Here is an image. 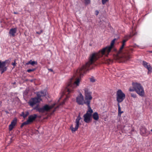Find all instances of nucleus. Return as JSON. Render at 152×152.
<instances>
[{
	"instance_id": "nucleus-1",
	"label": "nucleus",
	"mask_w": 152,
	"mask_h": 152,
	"mask_svg": "<svg viewBox=\"0 0 152 152\" xmlns=\"http://www.w3.org/2000/svg\"><path fill=\"white\" fill-rule=\"evenodd\" d=\"M116 39L115 38L112 41L110 45L103 48L99 50L98 53H94L90 54L88 61L86 62L85 65H83L77 70L76 72L77 75L80 76L83 75V73H86L87 71L92 68L91 66L99 57L104 55L107 56L111 51Z\"/></svg>"
},
{
	"instance_id": "nucleus-2",
	"label": "nucleus",
	"mask_w": 152,
	"mask_h": 152,
	"mask_svg": "<svg viewBox=\"0 0 152 152\" xmlns=\"http://www.w3.org/2000/svg\"><path fill=\"white\" fill-rule=\"evenodd\" d=\"M92 93L88 89L85 90V99L81 93L78 95L76 98V101L79 105H83L84 104L86 105L88 107L90 106L91 101L92 99Z\"/></svg>"
},
{
	"instance_id": "nucleus-3",
	"label": "nucleus",
	"mask_w": 152,
	"mask_h": 152,
	"mask_svg": "<svg viewBox=\"0 0 152 152\" xmlns=\"http://www.w3.org/2000/svg\"><path fill=\"white\" fill-rule=\"evenodd\" d=\"M80 82V79H78L73 84H72L71 83H70L68 86L63 91V94L67 96V94L72 92L73 91V89L75 87L79 86ZM67 96L68 97V96Z\"/></svg>"
},
{
	"instance_id": "nucleus-4",
	"label": "nucleus",
	"mask_w": 152,
	"mask_h": 152,
	"mask_svg": "<svg viewBox=\"0 0 152 152\" xmlns=\"http://www.w3.org/2000/svg\"><path fill=\"white\" fill-rule=\"evenodd\" d=\"M132 86L134 88L135 91L140 96L142 97L145 94V92L143 87L140 83H133Z\"/></svg>"
},
{
	"instance_id": "nucleus-5",
	"label": "nucleus",
	"mask_w": 152,
	"mask_h": 152,
	"mask_svg": "<svg viewBox=\"0 0 152 152\" xmlns=\"http://www.w3.org/2000/svg\"><path fill=\"white\" fill-rule=\"evenodd\" d=\"M88 110L87 111L86 113L83 116L84 118V121L85 122L88 123L91 121V116L93 110L91 109V106L88 107Z\"/></svg>"
},
{
	"instance_id": "nucleus-6",
	"label": "nucleus",
	"mask_w": 152,
	"mask_h": 152,
	"mask_svg": "<svg viewBox=\"0 0 152 152\" xmlns=\"http://www.w3.org/2000/svg\"><path fill=\"white\" fill-rule=\"evenodd\" d=\"M53 106L52 105L49 106L48 104H45L41 107H39L38 105L34 108V109L36 110L40 113H43L45 111H48L52 109Z\"/></svg>"
},
{
	"instance_id": "nucleus-7",
	"label": "nucleus",
	"mask_w": 152,
	"mask_h": 152,
	"mask_svg": "<svg viewBox=\"0 0 152 152\" xmlns=\"http://www.w3.org/2000/svg\"><path fill=\"white\" fill-rule=\"evenodd\" d=\"M125 98V94L121 89L118 90L116 93V100L118 104L122 102Z\"/></svg>"
},
{
	"instance_id": "nucleus-8",
	"label": "nucleus",
	"mask_w": 152,
	"mask_h": 152,
	"mask_svg": "<svg viewBox=\"0 0 152 152\" xmlns=\"http://www.w3.org/2000/svg\"><path fill=\"white\" fill-rule=\"evenodd\" d=\"M81 119V118L80 116V114L79 113L76 119L75 123L76 124L75 128L73 127L72 125L70 126V129L71 130L72 132H75L78 129L80 121Z\"/></svg>"
},
{
	"instance_id": "nucleus-9",
	"label": "nucleus",
	"mask_w": 152,
	"mask_h": 152,
	"mask_svg": "<svg viewBox=\"0 0 152 152\" xmlns=\"http://www.w3.org/2000/svg\"><path fill=\"white\" fill-rule=\"evenodd\" d=\"M41 101L37 97H33L31 98L28 102V104L33 107L37 103H39Z\"/></svg>"
},
{
	"instance_id": "nucleus-10",
	"label": "nucleus",
	"mask_w": 152,
	"mask_h": 152,
	"mask_svg": "<svg viewBox=\"0 0 152 152\" xmlns=\"http://www.w3.org/2000/svg\"><path fill=\"white\" fill-rule=\"evenodd\" d=\"M150 132L144 127H142L140 129V134L143 136H147L149 134Z\"/></svg>"
},
{
	"instance_id": "nucleus-11",
	"label": "nucleus",
	"mask_w": 152,
	"mask_h": 152,
	"mask_svg": "<svg viewBox=\"0 0 152 152\" xmlns=\"http://www.w3.org/2000/svg\"><path fill=\"white\" fill-rule=\"evenodd\" d=\"M46 95V91L45 90H43L37 92L36 93V95L37 97L41 101H42V99L41 97H42L45 96Z\"/></svg>"
},
{
	"instance_id": "nucleus-12",
	"label": "nucleus",
	"mask_w": 152,
	"mask_h": 152,
	"mask_svg": "<svg viewBox=\"0 0 152 152\" xmlns=\"http://www.w3.org/2000/svg\"><path fill=\"white\" fill-rule=\"evenodd\" d=\"M142 65L148 70V73L149 72H152V68L150 64L145 61H143L142 62Z\"/></svg>"
},
{
	"instance_id": "nucleus-13",
	"label": "nucleus",
	"mask_w": 152,
	"mask_h": 152,
	"mask_svg": "<svg viewBox=\"0 0 152 152\" xmlns=\"http://www.w3.org/2000/svg\"><path fill=\"white\" fill-rule=\"evenodd\" d=\"M37 117V115L36 114L31 115L28 117V120L30 123L32 122Z\"/></svg>"
},
{
	"instance_id": "nucleus-14",
	"label": "nucleus",
	"mask_w": 152,
	"mask_h": 152,
	"mask_svg": "<svg viewBox=\"0 0 152 152\" xmlns=\"http://www.w3.org/2000/svg\"><path fill=\"white\" fill-rule=\"evenodd\" d=\"M17 31V28H12L10 29L9 34L10 36L14 37L15 36V34L16 33Z\"/></svg>"
},
{
	"instance_id": "nucleus-15",
	"label": "nucleus",
	"mask_w": 152,
	"mask_h": 152,
	"mask_svg": "<svg viewBox=\"0 0 152 152\" xmlns=\"http://www.w3.org/2000/svg\"><path fill=\"white\" fill-rule=\"evenodd\" d=\"M93 117L94 120H98L99 118V116L97 113L94 112L93 114Z\"/></svg>"
},
{
	"instance_id": "nucleus-16",
	"label": "nucleus",
	"mask_w": 152,
	"mask_h": 152,
	"mask_svg": "<svg viewBox=\"0 0 152 152\" xmlns=\"http://www.w3.org/2000/svg\"><path fill=\"white\" fill-rule=\"evenodd\" d=\"M118 116L119 117H121V114L122 113L124 112L123 111H121V107L120 105L119 104H118Z\"/></svg>"
},
{
	"instance_id": "nucleus-17",
	"label": "nucleus",
	"mask_w": 152,
	"mask_h": 152,
	"mask_svg": "<svg viewBox=\"0 0 152 152\" xmlns=\"http://www.w3.org/2000/svg\"><path fill=\"white\" fill-rule=\"evenodd\" d=\"M27 65H28L29 64H31L33 66L34 64H37V61H32V60H30L28 62H27L26 63Z\"/></svg>"
},
{
	"instance_id": "nucleus-18",
	"label": "nucleus",
	"mask_w": 152,
	"mask_h": 152,
	"mask_svg": "<svg viewBox=\"0 0 152 152\" xmlns=\"http://www.w3.org/2000/svg\"><path fill=\"white\" fill-rule=\"evenodd\" d=\"M137 34L136 32H135L133 28H132V29L131 30V31L130 32V34L129 35V37H131L134 35H135Z\"/></svg>"
},
{
	"instance_id": "nucleus-19",
	"label": "nucleus",
	"mask_w": 152,
	"mask_h": 152,
	"mask_svg": "<svg viewBox=\"0 0 152 152\" xmlns=\"http://www.w3.org/2000/svg\"><path fill=\"white\" fill-rule=\"evenodd\" d=\"M17 122L16 120H13L11 122V124H11L12 125H13V126H14L15 125L16 123Z\"/></svg>"
},
{
	"instance_id": "nucleus-20",
	"label": "nucleus",
	"mask_w": 152,
	"mask_h": 152,
	"mask_svg": "<svg viewBox=\"0 0 152 152\" xmlns=\"http://www.w3.org/2000/svg\"><path fill=\"white\" fill-rule=\"evenodd\" d=\"M125 45V43L122 42V45L119 49V51L120 52L124 48V47Z\"/></svg>"
},
{
	"instance_id": "nucleus-21",
	"label": "nucleus",
	"mask_w": 152,
	"mask_h": 152,
	"mask_svg": "<svg viewBox=\"0 0 152 152\" xmlns=\"http://www.w3.org/2000/svg\"><path fill=\"white\" fill-rule=\"evenodd\" d=\"M36 69V68H33L32 69H29L27 70V72H28L30 73L31 72H33Z\"/></svg>"
},
{
	"instance_id": "nucleus-22",
	"label": "nucleus",
	"mask_w": 152,
	"mask_h": 152,
	"mask_svg": "<svg viewBox=\"0 0 152 152\" xmlns=\"http://www.w3.org/2000/svg\"><path fill=\"white\" fill-rule=\"evenodd\" d=\"M85 4L86 5L89 4L91 2L90 0H84Z\"/></svg>"
},
{
	"instance_id": "nucleus-23",
	"label": "nucleus",
	"mask_w": 152,
	"mask_h": 152,
	"mask_svg": "<svg viewBox=\"0 0 152 152\" xmlns=\"http://www.w3.org/2000/svg\"><path fill=\"white\" fill-rule=\"evenodd\" d=\"M14 126L13 125H11V124H10L9 126V129L10 131L13 128Z\"/></svg>"
},
{
	"instance_id": "nucleus-24",
	"label": "nucleus",
	"mask_w": 152,
	"mask_h": 152,
	"mask_svg": "<svg viewBox=\"0 0 152 152\" xmlns=\"http://www.w3.org/2000/svg\"><path fill=\"white\" fill-rule=\"evenodd\" d=\"M23 124L24 125H27L29 124L30 123L29 122V121H28V120H27L26 121L24 122L23 123Z\"/></svg>"
},
{
	"instance_id": "nucleus-25",
	"label": "nucleus",
	"mask_w": 152,
	"mask_h": 152,
	"mask_svg": "<svg viewBox=\"0 0 152 152\" xmlns=\"http://www.w3.org/2000/svg\"><path fill=\"white\" fill-rule=\"evenodd\" d=\"M131 96L133 98H135L136 97V95L135 94L132 93L131 94Z\"/></svg>"
},
{
	"instance_id": "nucleus-26",
	"label": "nucleus",
	"mask_w": 152,
	"mask_h": 152,
	"mask_svg": "<svg viewBox=\"0 0 152 152\" xmlns=\"http://www.w3.org/2000/svg\"><path fill=\"white\" fill-rule=\"evenodd\" d=\"M90 81L93 83L95 82V80L93 77L90 78Z\"/></svg>"
},
{
	"instance_id": "nucleus-27",
	"label": "nucleus",
	"mask_w": 152,
	"mask_h": 152,
	"mask_svg": "<svg viewBox=\"0 0 152 152\" xmlns=\"http://www.w3.org/2000/svg\"><path fill=\"white\" fill-rule=\"evenodd\" d=\"M25 117L26 118L27 116L29 114V112L28 111H26L25 112Z\"/></svg>"
},
{
	"instance_id": "nucleus-28",
	"label": "nucleus",
	"mask_w": 152,
	"mask_h": 152,
	"mask_svg": "<svg viewBox=\"0 0 152 152\" xmlns=\"http://www.w3.org/2000/svg\"><path fill=\"white\" fill-rule=\"evenodd\" d=\"M25 113L23 112L21 113V114L20 115V116H21L23 117L24 118H25Z\"/></svg>"
},
{
	"instance_id": "nucleus-29",
	"label": "nucleus",
	"mask_w": 152,
	"mask_h": 152,
	"mask_svg": "<svg viewBox=\"0 0 152 152\" xmlns=\"http://www.w3.org/2000/svg\"><path fill=\"white\" fill-rule=\"evenodd\" d=\"M109 0H102V3L103 4H104Z\"/></svg>"
},
{
	"instance_id": "nucleus-30",
	"label": "nucleus",
	"mask_w": 152,
	"mask_h": 152,
	"mask_svg": "<svg viewBox=\"0 0 152 152\" xmlns=\"http://www.w3.org/2000/svg\"><path fill=\"white\" fill-rule=\"evenodd\" d=\"M129 91H135V90L133 86V88H130L129 89Z\"/></svg>"
},
{
	"instance_id": "nucleus-31",
	"label": "nucleus",
	"mask_w": 152,
	"mask_h": 152,
	"mask_svg": "<svg viewBox=\"0 0 152 152\" xmlns=\"http://www.w3.org/2000/svg\"><path fill=\"white\" fill-rule=\"evenodd\" d=\"M42 31H43L42 30H41L39 31H37L36 32V33L37 34H41L42 32Z\"/></svg>"
},
{
	"instance_id": "nucleus-32",
	"label": "nucleus",
	"mask_w": 152,
	"mask_h": 152,
	"mask_svg": "<svg viewBox=\"0 0 152 152\" xmlns=\"http://www.w3.org/2000/svg\"><path fill=\"white\" fill-rule=\"evenodd\" d=\"M99 13V12L97 10H96L95 12V14L96 15H97Z\"/></svg>"
},
{
	"instance_id": "nucleus-33",
	"label": "nucleus",
	"mask_w": 152,
	"mask_h": 152,
	"mask_svg": "<svg viewBox=\"0 0 152 152\" xmlns=\"http://www.w3.org/2000/svg\"><path fill=\"white\" fill-rule=\"evenodd\" d=\"M12 65L14 66H15L16 65L15 62V61L14 62L12 63Z\"/></svg>"
},
{
	"instance_id": "nucleus-34",
	"label": "nucleus",
	"mask_w": 152,
	"mask_h": 152,
	"mask_svg": "<svg viewBox=\"0 0 152 152\" xmlns=\"http://www.w3.org/2000/svg\"><path fill=\"white\" fill-rule=\"evenodd\" d=\"M127 40L126 39H124L123 41L122 42L125 43V42H126Z\"/></svg>"
},
{
	"instance_id": "nucleus-35",
	"label": "nucleus",
	"mask_w": 152,
	"mask_h": 152,
	"mask_svg": "<svg viewBox=\"0 0 152 152\" xmlns=\"http://www.w3.org/2000/svg\"><path fill=\"white\" fill-rule=\"evenodd\" d=\"M48 70L50 71H51V72H53V70L51 69H49Z\"/></svg>"
},
{
	"instance_id": "nucleus-36",
	"label": "nucleus",
	"mask_w": 152,
	"mask_h": 152,
	"mask_svg": "<svg viewBox=\"0 0 152 152\" xmlns=\"http://www.w3.org/2000/svg\"><path fill=\"white\" fill-rule=\"evenodd\" d=\"M24 126V125L23 124V123H22L21 125V127H22L23 126Z\"/></svg>"
},
{
	"instance_id": "nucleus-37",
	"label": "nucleus",
	"mask_w": 152,
	"mask_h": 152,
	"mask_svg": "<svg viewBox=\"0 0 152 152\" xmlns=\"http://www.w3.org/2000/svg\"><path fill=\"white\" fill-rule=\"evenodd\" d=\"M14 13L15 14H18V13L17 12H14Z\"/></svg>"
},
{
	"instance_id": "nucleus-38",
	"label": "nucleus",
	"mask_w": 152,
	"mask_h": 152,
	"mask_svg": "<svg viewBox=\"0 0 152 152\" xmlns=\"http://www.w3.org/2000/svg\"><path fill=\"white\" fill-rule=\"evenodd\" d=\"M30 81L31 82H33V80H30Z\"/></svg>"
},
{
	"instance_id": "nucleus-39",
	"label": "nucleus",
	"mask_w": 152,
	"mask_h": 152,
	"mask_svg": "<svg viewBox=\"0 0 152 152\" xmlns=\"http://www.w3.org/2000/svg\"><path fill=\"white\" fill-rule=\"evenodd\" d=\"M15 83H15V82H14V83H13V84H15Z\"/></svg>"
},
{
	"instance_id": "nucleus-40",
	"label": "nucleus",
	"mask_w": 152,
	"mask_h": 152,
	"mask_svg": "<svg viewBox=\"0 0 152 152\" xmlns=\"http://www.w3.org/2000/svg\"><path fill=\"white\" fill-rule=\"evenodd\" d=\"M64 102H63L62 103V104H63L64 103Z\"/></svg>"
},
{
	"instance_id": "nucleus-41",
	"label": "nucleus",
	"mask_w": 152,
	"mask_h": 152,
	"mask_svg": "<svg viewBox=\"0 0 152 152\" xmlns=\"http://www.w3.org/2000/svg\"><path fill=\"white\" fill-rule=\"evenodd\" d=\"M151 132H152V129L151 130Z\"/></svg>"
}]
</instances>
